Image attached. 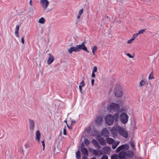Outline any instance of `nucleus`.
I'll use <instances>...</instances> for the list:
<instances>
[{
    "instance_id": "obj_58",
    "label": "nucleus",
    "mask_w": 159,
    "mask_h": 159,
    "mask_svg": "<svg viewBox=\"0 0 159 159\" xmlns=\"http://www.w3.org/2000/svg\"><path fill=\"white\" fill-rule=\"evenodd\" d=\"M131 146H132V147H133V145H132V144H131Z\"/></svg>"
},
{
    "instance_id": "obj_8",
    "label": "nucleus",
    "mask_w": 159,
    "mask_h": 159,
    "mask_svg": "<svg viewBox=\"0 0 159 159\" xmlns=\"http://www.w3.org/2000/svg\"><path fill=\"white\" fill-rule=\"evenodd\" d=\"M40 3L44 10H45L49 5V2L47 0H40Z\"/></svg>"
},
{
    "instance_id": "obj_48",
    "label": "nucleus",
    "mask_w": 159,
    "mask_h": 159,
    "mask_svg": "<svg viewBox=\"0 0 159 159\" xmlns=\"http://www.w3.org/2000/svg\"><path fill=\"white\" fill-rule=\"evenodd\" d=\"M95 73L93 72H92V77L93 78H94L95 76Z\"/></svg>"
},
{
    "instance_id": "obj_7",
    "label": "nucleus",
    "mask_w": 159,
    "mask_h": 159,
    "mask_svg": "<svg viewBox=\"0 0 159 159\" xmlns=\"http://www.w3.org/2000/svg\"><path fill=\"white\" fill-rule=\"evenodd\" d=\"M84 43L85 42H83L81 44L77 45L79 51L80 52L81 50H82L84 51H86L88 52H89L87 50V47L85 46L84 44Z\"/></svg>"
},
{
    "instance_id": "obj_13",
    "label": "nucleus",
    "mask_w": 159,
    "mask_h": 159,
    "mask_svg": "<svg viewBox=\"0 0 159 159\" xmlns=\"http://www.w3.org/2000/svg\"><path fill=\"white\" fill-rule=\"evenodd\" d=\"M81 151L83 155H84V157H87L88 155V152L87 149L85 148H81Z\"/></svg>"
},
{
    "instance_id": "obj_30",
    "label": "nucleus",
    "mask_w": 159,
    "mask_h": 159,
    "mask_svg": "<svg viewBox=\"0 0 159 159\" xmlns=\"http://www.w3.org/2000/svg\"><path fill=\"white\" fill-rule=\"evenodd\" d=\"M84 142L85 144L87 145H88L90 143L88 139H84Z\"/></svg>"
},
{
    "instance_id": "obj_50",
    "label": "nucleus",
    "mask_w": 159,
    "mask_h": 159,
    "mask_svg": "<svg viewBox=\"0 0 159 159\" xmlns=\"http://www.w3.org/2000/svg\"><path fill=\"white\" fill-rule=\"evenodd\" d=\"M67 126L69 129H71V126H70L68 125L67 124Z\"/></svg>"
},
{
    "instance_id": "obj_43",
    "label": "nucleus",
    "mask_w": 159,
    "mask_h": 159,
    "mask_svg": "<svg viewBox=\"0 0 159 159\" xmlns=\"http://www.w3.org/2000/svg\"><path fill=\"white\" fill-rule=\"evenodd\" d=\"M15 34L16 36L17 37H19V32L18 31L15 32Z\"/></svg>"
},
{
    "instance_id": "obj_41",
    "label": "nucleus",
    "mask_w": 159,
    "mask_h": 159,
    "mask_svg": "<svg viewBox=\"0 0 159 159\" xmlns=\"http://www.w3.org/2000/svg\"><path fill=\"white\" fill-rule=\"evenodd\" d=\"M75 120H71V122H70L71 125H72L74 123H75Z\"/></svg>"
},
{
    "instance_id": "obj_37",
    "label": "nucleus",
    "mask_w": 159,
    "mask_h": 159,
    "mask_svg": "<svg viewBox=\"0 0 159 159\" xmlns=\"http://www.w3.org/2000/svg\"><path fill=\"white\" fill-rule=\"evenodd\" d=\"M83 9H80L78 13V15H81V14L83 13Z\"/></svg>"
},
{
    "instance_id": "obj_35",
    "label": "nucleus",
    "mask_w": 159,
    "mask_h": 159,
    "mask_svg": "<svg viewBox=\"0 0 159 159\" xmlns=\"http://www.w3.org/2000/svg\"><path fill=\"white\" fill-rule=\"evenodd\" d=\"M125 54L128 56L129 58H133L134 57L133 56H131L130 54L129 53H125Z\"/></svg>"
},
{
    "instance_id": "obj_46",
    "label": "nucleus",
    "mask_w": 159,
    "mask_h": 159,
    "mask_svg": "<svg viewBox=\"0 0 159 159\" xmlns=\"http://www.w3.org/2000/svg\"><path fill=\"white\" fill-rule=\"evenodd\" d=\"M133 41L131 39L127 41V43L129 44L131 43H132Z\"/></svg>"
},
{
    "instance_id": "obj_49",
    "label": "nucleus",
    "mask_w": 159,
    "mask_h": 159,
    "mask_svg": "<svg viewBox=\"0 0 159 159\" xmlns=\"http://www.w3.org/2000/svg\"><path fill=\"white\" fill-rule=\"evenodd\" d=\"M42 146H43V150H44V149L45 146V143H43L42 144Z\"/></svg>"
},
{
    "instance_id": "obj_21",
    "label": "nucleus",
    "mask_w": 159,
    "mask_h": 159,
    "mask_svg": "<svg viewBox=\"0 0 159 159\" xmlns=\"http://www.w3.org/2000/svg\"><path fill=\"white\" fill-rule=\"evenodd\" d=\"M120 142L119 141H116L114 140V142H113V143L111 144H112V149H115L117 145L119 144Z\"/></svg>"
},
{
    "instance_id": "obj_12",
    "label": "nucleus",
    "mask_w": 159,
    "mask_h": 159,
    "mask_svg": "<svg viewBox=\"0 0 159 159\" xmlns=\"http://www.w3.org/2000/svg\"><path fill=\"white\" fill-rule=\"evenodd\" d=\"M68 52L71 53L73 52H79L77 45L75 47H71L68 50Z\"/></svg>"
},
{
    "instance_id": "obj_20",
    "label": "nucleus",
    "mask_w": 159,
    "mask_h": 159,
    "mask_svg": "<svg viewBox=\"0 0 159 159\" xmlns=\"http://www.w3.org/2000/svg\"><path fill=\"white\" fill-rule=\"evenodd\" d=\"M114 140L111 138L107 137L106 138V141L107 143L111 144L114 142Z\"/></svg>"
},
{
    "instance_id": "obj_19",
    "label": "nucleus",
    "mask_w": 159,
    "mask_h": 159,
    "mask_svg": "<svg viewBox=\"0 0 159 159\" xmlns=\"http://www.w3.org/2000/svg\"><path fill=\"white\" fill-rule=\"evenodd\" d=\"M102 151L105 154H108L110 151V148L109 147H105L103 148Z\"/></svg>"
},
{
    "instance_id": "obj_4",
    "label": "nucleus",
    "mask_w": 159,
    "mask_h": 159,
    "mask_svg": "<svg viewBox=\"0 0 159 159\" xmlns=\"http://www.w3.org/2000/svg\"><path fill=\"white\" fill-rule=\"evenodd\" d=\"M118 132L119 134L125 138H127L128 136V131L120 127H118Z\"/></svg>"
},
{
    "instance_id": "obj_45",
    "label": "nucleus",
    "mask_w": 159,
    "mask_h": 159,
    "mask_svg": "<svg viewBox=\"0 0 159 159\" xmlns=\"http://www.w3.org/2000/svg\"><path fill=\"white\" fill-rule=\"evenodd\" d=\"M82 86H80V85L79 86V88L80 90V92L81 93H82Z\"/></svg>"
},
{
    "instance_id": "obj_55",
    "label": "nucleus",
    "mask_w": 159,
    "mask_h": 159,
    "mask_svg": "<svg viewBox=\"0 0 159 159\" xmlns=\"http://www.w3.org/2000/svg\"><path fill=\"white\" fill-rule=\"evenodd\" d=\"M91 159H96L95 158H91Z\"/></svg>"
},
{
    "instance_id": "obj_44",
    "label": "nucleus",
    "mask_w": 159,
    "mask_h": 159,
    "mask_svg": "<svg viewBox=\"0 0 159 159\" xmlns=\"http://www.w3.org/2000/svg\"><path fill=\"white\" fill-rule=\"evenodd\" d=\"M21 42L22 43V44H24V36H23L22 37L21 39Z\"/></svg>"
},
{
    "instance_id": "obj_23",
    "label": "nucleus",
    "mask_w": 159,
    "mask_h": 159,
    "mask_svg": "<svg viewBox=\"0 0 159 159\" xmlns=\"http://www.w3.org/2000/svg\"><path fill=\"white\" fill-rule=\"evenodd\" d=\"M146 84V82L144 80H141L139 82L138 87L141 88H142V87L144 86Z\"/></svg>"
},
{
    "instance_id": "obj_17",
    "label": "nucleus",
    "mask_w": 159,
    "mask_h": 159,
    "mask_svg": "<svg viewBox=\"0 0 159 159\" xmlns=\"http://www.w3.org/2000/svg\"><path fill=\"white\" fill-rule=\"evenodd\" d=\"M98 140L100 144L102 145H105L106 144V142L104 139L101 137L98 139Z\"/></svg>"
},
{
    "instance_id": "obj_24",
    "label": "nucleus",
    "mask_w": 159,
    "mask_h": 159,
    "mask_svg": "<svg viewBox=\"0 0 159 159\" xmlns=\"http://www.w3.org/2000/svg\"><path fill=\"white\" fill-rule=\"evenodd\" d=\"M92 143L95 147L98 148H99L100 147V146L98 142L94 139H93L92 141Z\"/></svg>"
},
{
    "instance_id": "obj_11",
    "label": "nucleus",
    "mask_w": 159,
    "mask_h": 159,
    "mask_svg": "<svg viewBox=\"0 0 159 159\" xmlns=\"http://www.w3.org/2000/svg\"><path fill=\"white\" fill-rule=\"evenodd\" d=\"M30 129L32 131H33L35 127L34 121L31 119H29Z\"/></svg>"
},
{
    "instance_id": "obj_54",
    "label": "nucleus",
    "mask_w": 159,
    "mask_h": 159,
    "mask_svg": "<svg viewBox=\"0 0 159 159\" xmlns=\"http://www.w3.org/2000/svg\"><path fill=\"white\" fill-rule=\"evenodd\" d=\"M41 142L42 143V144H43V143H44V140H43Z\"/></svg>"
},
{
    "instance_id": "obj_22",
    "label": "nucleus",
    "mask_w": 159,
    "mask_h": 159,
    "mask_svg": "<svg viewBox=\"0 0 159 159\" xmlns=\"http://www.w3.org/2000/svg\"><path fill=\"white\" fill-rule=\"evenodd\" d=\"M36 139H37L38 141L39 142H40V133L39 130H37L36 132Z\"/></svg>"
},
{
    "instance_id": "obj_51",
    "label": "nucleus",
    "mask_w": 159,
    "mask_h": 159,
    "mask_svg": "<svg viewBox=\"0 0 159 159\" xmlns=\"http://www.w3.org/2000/svg\"><path fill=\"white\" fill-rule=\"evenodd\" d=\"M29 3H30V4L31 5V6H32V0H30V2H29Z\"/></svg>"
},
{
    "instance_id": "obj_33",
    "label": "nucleus",
    "mask_w": 159,
    "mask_h": 159,
    "mask_svg": "<svg viewBox=\"0 0 159 159\" xmlns=\"http://www.w3.org/2000/svg\"><path fill=\"white\" fill-rule=\"evenodd\" d=\"M97 71V67L96 66H94L93 69V70L92 72H93L94 73L96 72Z\"/></svg>"
},
{
    "instance_id": "obj_2",
    "label": "nucleus",
    "mask_w": 159,
    "mask_h": 159,
    "mask_svg": "<svg viewBox=\"0 0 159 159\" xmlns=\"http://www.w3.org/2000/svg\"><path fill=\"white\" fill-rule=\"evenodd\" d=\"M133 156V153L130 151H125V150L120 152L118 155L120 159H125L127 158L132 157Z\"/></svg>"
},
{
    "instance_id": "obj_40",
    "label": "nucleus",
    "mask_w": 159,
    "mask_h": 159,
    "mask_svg": "<svg viewBox=\"0 0 159 159\" xmlns=\"http://www.w3.org/2000/svg\"><path fill=\"white\" fill-rule=\"evenodd\" d=\"M113 116L114 118L115 117L116 119L118 118L119 117V115L118 113L115 114Z\"/></svg>"
},
{
    "instance_id": "obj_9",
    "label": "nucleus",
    "mask_w": 159,
    "mask_h": 159,
    "mask_svg": "<svg viewBox=\"0 0 159 159\" xmlns=\"http://www.w3.org/2000/svg\"><path fill=\"white\" fill-rule=\"evenodd\" d=\"M128 146L127 144H123L118 147L116 150V152L117 153L122 149H128Z\"/></svg>"
},
{
    "instance_id": "obj_15",
    "label": "nucleus",
    "mask_w": 159,
    "mask_h": 159,
    "mask_svg": "<svg viewBox=\"0 0 159 159\" xmlns=\"http://www.w3.org/2000/svg\"><path fill=\"white\" fill-rule=\"evenodd\" d=\"M49 57H48L47 60V63L48 65H50L52 62L54 60V57L52 56L51 54H49Z\"/></svg>"
},
{
    "instance_id": "obj_36",
    "label": "nucleus",
    "mask_w": 159,
    "mask_h": 159,
    "mask_svg": "<svg viewBox=\"0 0 159 159\" xmlns=\"http://www.w3.org/2000/svg\"><path fill=\"white\" fill-rule=\"evenodd\" d=\"M85 84L84 82V80H83L82 81V82L80 83V85L82 87H83V86H85Z\"/></svg>"
},
{
    "instance_id": "obj_3",
    "label": "nucleus",
    "mask_w": 159,
    "mask_h": 159,
    "mask_svg": "<svg viewBox=\"0 0 159 159\" xmlns=\"http://www.w3.org/2000/svg\"><path fill=\"white\" fill-rule=\"evenodd\" d=\"M105 120L106 123L108 125H111L114 122V117L113 115L108 114L106 115L105 116Z\"/></svg>"
},
{
    "instance_id": "obj_1",
    "label": "nucleus",
    "mask_w": 159,
    "mask_h": 159,
    "mask_svg": "<svg viewBox=\"0 0 159 159\" xmlns=\"http://www.w3.org/2000/svg\"><path fill=\"white\" fill-rule=\"evenodd\" d=\"M124 103L123 102H121L119 104L114 102L111 103L107 106V108L108 111L110 112H117L119 111L120 106H124Z\"/></svg>"
},
{
    "instance_id": "obj_42",
    "label": "nucleus",
    "mask_w": 159,
    "mask_h": 159,
    "mask_svg": "<svg viewBox=\"0 0 159 159\" xmlns=\"http://www.w3.org/2000/svg\"><path fill=\"white\" fill-rule=\"evenodd\" d=\"M63 134L64 135H66V129L65 128L63 129Z\"/></svg>"
},
{
    "instance_id": "obj_28",
    "label": "nucleus",
    "mask_w": 159,
    "mask_h": 159,
    "mask_svg": "<svg viewBox=\"0 0 159 159\" xmlns=\"http://www.w3.org/2000/svg\"><path fill=\"white\" fill-rule=\"evenodd\" d=\"M145 32V30L142 29V30H139L138 31V32L137 33H136V34H137V35H139V34H143Z\"/></svg>"
},
{
    "instance_id": "obj_32",
    "label": "nucleus",
    "mask_w": 159,
    "mask_h": 159,
    "mask_svg": "<svg viewBox=\"0 0 159 159\" xmlns=\"http://www.w3.org/2000/svg\"><path fill=\"white\" fill-rule=\"evenodd\" d=\"M138 36L137 34H133L132 38L131 39L133 41L134 40L135 38Z\"/></svg>"
},
{
    "instance_id": "obj_47",
    "label": "nucleus",
    "mask_w": 159,
    "mask_h": 159,
    "mask_svg": "<svg viewBox=\"0 0 159 159\" xmlns=\"http://www.w3.org/2000/svg\"><path fill=\"white\" fill-rule=\"evenodd\" d=\"M94 80L93 79L91 81V83L92 84V85H94Z\"/></svg>"
},
{
    "instance_id": "obj_53",
    "label": "nucleus",
    "mask_w": 159,
    "mask_h": 159,
    "mask_svg": "<svg viewBox=\"0 0 159 159\" xmlns=\"http://www.w3.org/2000/svg\"><path fill=\"white\" fill-rule=\"evenodd\" d=\"M82 159H87V157H83Z\"/></svg>"
},
{
    "instance_id": "obj_6",
    "label": "nucleus",
    "mask_w": 159,
    "mask_h": 159,
    "mask_svg": "<svg viewBox=\"0 0 159 159\" xmlns=\"http://www.w3.org/2000/svg\"><path fill=\"white\" fill-rule=\"evenodd\" d=\"M114 92L115 95L117 97H120L123 95L122 88L120 87H116Z\"/></svg>"
},
{
    "instance_id": "obj_10",
    "label": "nucleus",
    "mask_w": 159,
    "mask_h": 159,
    "mask_svg": "<svg viewBox=\"0 0 159 159\" xmlns=\"http://www.w3.org/2000/svg\"><path fill=\"white\" fill-rule=\"evenodd\" d=\"M95 121L97 125H101L103 122V118L101 116H97Z\"/></svg>"
},
{
    "instance_id": "obj_16",
    "label": "nucleus",
    "mask_w": 159,
    "mask_h": 159,
    "mask_svg": "<svg viewBox=\"0 0 159 159\" xmlns=\"http://www.w3.org/2000/svg\"><path fill=\"white\" fill-rule=\"evenodd\" d=\"M93 154L96 155L100 156L102 154V151L100 150H93Z\"/></svg>"
},
{
    "instance_id": "obj_29",
    "label": "nucleus",
    "mask_w": 159,
    "mask_h": 159,
    "mask_svg": "<svg viewBox=\"0 0 159 159\" xmlns=\"http://www.w3.org/2000/svg\"><path fill=\"white\" fill-rule=\"evenodd\" d=\"M118 156L117 154L113 155L111 157V159H118Z\"/></svg>"
},
{
    "instance_id": "obj_5",
    "label": "nucleus",
    "mask_w": 159,
    "mask_h": 159,
    "mask_svg": "<svg viewBox=\"0 0 159 159\" xmlns=\"http://www.w3.org/2000/svg\"><path fill=\"white\" fill-rule=\"evenodd\" d=\"M120 121L123 124H126L128 121L129 116L126 113H123L120 116Z\"/></svg>"
},
{
    "instance_id": "obj_31",
    "label": "nucleus",
    "mask_w": 159,
    "mask_h": 159,
    "mask_svg": "<svg viewBox=\"0 0 159 159\" xmlns=\"http://www.w3.org/2000/svg\"><path fill=\"white\" fill-rule=\"evenodd\" d=\"M148 79L149 80H152L154 79L153 74L152 72L151 74H150L149 76L148 77Z\"/></svg>"
},
{
    "instance_id": "obj_18",
    "label": "nucleus",
    "mask_w": 159,
    "mask_h": 159,
    "mask_svg": "<svg viewBox=\"0 0 159 159\" xmlns=\"http://www.w3.org/2000/svg\"><path fill=\"white\" fill-rule=\"evenodd\" d=\"M118 127L117 128L114 127L111 129V133L113 135L116 136L117 135V131H118Z\"/></svg>"
},
{
    "instance_id": "obj_57",
    "label": "nucleus",
    "mask_w": 159,
    "mask_h": 159,
    "mask_svg": "<svg viewBox=\"0 0 159 159\" xmlns=\"http://www.w3.org/2000/svg\"><path fill=\"white\" fill-rule=\"evenodd\" d=\"M122 111H125V110H124V109H122Z\"/></svg>"
},
{
    "instance_id": "obj_56",
    "label": "nucleus",
    "mask_w": 159,
    "mask_h": 159,
    "mask_svg": "<svg viewBox=\"0 0 159 159\" xmlns=\"http://www.w3.org/2000/svg\"><path fill=\"white\" fill-rule=\"evenodd\" d=\"M64 122H65L66 123V120H65Z\"/></svg>"
},
{
    "instance_id": "obj_34",
    "label": "nucleus",
    "mask_w": 159,
    "mask_h": 159,
    "mask_svg": "<svg viewBox=\"0 0 159 159\" xmlns=\"http://www.w3.org/2000/svg\"><path fill=\"white\" fill-rule=\"evenodd\" d=\"M81 15H78L77 16V19L76 20V24H78L80 21V20H79L80 16Z\"/></svg>"
},
{
    "instance_id": "obj_27",
    "label": "nucleus",
    "mask_w": 159,
    "mask_h": 159,
    "mask_svg": "<svg viewBox=\"0 0 159 159\" xmlns=\"http://www.w3.org/2000/svg\"><path fill=\"white\" fill-rule=\"evenodd\" d=\"M76 157L77 159H80V152L78 151L76 153Z\"/></svg>"
},
{
    "instance_id": "obj_25",
    "label": "nucleus",
    "mask_w": 159,
    "mask_h": 159,
    "mask_svg": "<svg viewBox=\"0 0 159 159\" xmlns=\"http://www.w3.org/2000/svg\"><path fill=\"white\" fill-rule=\"evenodd\" d=\"M38 22L40 23L43 24L45 22V19L44 18L41 17L39 19Z\"/></svg>"
},
{
    "instance_id": "obj_14",
    "label": "nucleus",
    "mask_w": 159,
    "mask_h": 159,
    "mask_svg": "<svg viewBox=\"0 0 159 159\" xmlns=\"http://www.w3.org/2000/svg\"><path fill=\"white\" fill-rule=\"evenodd\" d=\"M101 134L102 135L104 136H108L109 133L107 129L104 128L102 129Z\"/></svg>"
},
{
    "instance_id": "obj_26",
    "label": "nucleus",
    "mask_w": 159,
    "mask_h": 159,
    "mask_svg": "<svg viewBox=\"0 0 159 159\" xmlns=\"http://www.w3.org/2000/svg\"><path fill=\"white\" fill-rule=\"evenodd\" d=\"M97 47L96 46H95L92 48V53L93 55L95 54L96 51L97 50Z\"/></svg>"
},
{
    "instance_id": "obj_38",
    "label": "nucleus",
    "mask_w": 159,
    "mask_h": 159,
    "mask_svg": "<svg viewBox=\"0 0 159 159\" xmlns=\"http://www.w3.org/2000/svg\"><path fill=\"white\" fill-rule=\"evenodd\" d=\"M19 27H20L18 25H17L16 26V28L15 29V32L18 31V30H19Z\"/></svg>"
},
{
    "instance_id": "obj_52",
    "label": "nucleus",
    "mask_w": 159,
    "mask_h": 159,
    "mask_svg": "<svg viewBox=\"0 0 159 159\" xmlns=\"http://www.w3.org/2000/svg\"><path fill=\"white\" fill-rule=\"evenodd\" d=\"M55 149H56V148H55V146H54V147H53V151H54H54L55 150Z\"/></svg>"
},
{
    "instance_id": "obj_39",
    "label": "nucleus",
    "mask_w": 159,
    "mask_h": 159,
    "mask_svg": "<svg viewBox=\"0 0 159 159\" xmlns=\"http://www.w3.org/2000/svg\"><path fill=\"white\" fill-rule=\"evenodd\" d=\"M101 159H108V157L106 155H103Z\"/></svg>"
}]
</instances>
